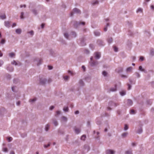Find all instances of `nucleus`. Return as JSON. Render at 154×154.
I'll list each match as a JSON object with an SVG mask.
<instances>
[{"instance_id":"f257e3e1","label":"nucleus","mask_w":154,"mask_h":154,"mask_svg":"<svg viewBox=\"0 0 154 154\" xmlns=\"http://www.w3.org/2000/svg\"><path fill=\"white\" fill-rule=\"evenodd\" d=\"M85 22H77V21H75L74 22V26L75 28H77L79 26L81 25H85Z\"/></svg>"},{"instance_id":"f03ea898","label":"nucleus","mask_w":154,"mask_h":154,"mask_svg":"<svg viewBox=\"0 0 154 154\" xmlns=\"http://www.w3.org/2000/svg\"><path fill=\"white\" fill-rule=\"evenodd\" d=\"M47 80L44 78H41L39 80L40 84L42 85H44L47 82Z\"/></svg>"},{"instance_id":"7ed1b4c3","label":"nucleus","mask_w":154,"mask_h":154,"mask_svg":"<svg viewBox=\"0 0 154 154\" xmlns=\"http://www.w3.org/2000/svg\"><path fill=\"white\" fill-rule=\"evenodd\" d=\"M42 59H36L35 60V62L38 66L42 63Z\"/></svg>"},{"instance_id":"20e7f679","label":"nucleus","mask_w":154,"mask_h":154,"mask_svg":"<svg viewBox=\"0 0 154 154\" xmlns=\"http://www.w3.org/2000/svg\"><path fill=\"white\" fill-rule=\"evenodd\" d=\"M95 58L96 59H99L101 57L100 53L99 52H96L94 53Z\"/></svg>"},{"instance_id":"39448f33","label":"nucleus","mask_w":154,"mask_h":154,"mask_svg":"<svg viewBox=\"0 0 154 154\" xmlns=\"http://www.w3.org/2000/svg\"><path fill=\"white\" fill-rule=\"evenodd\" d=\"M79 44L81 46H84L86 45V43L84 38H82L81 40L79 42Z\"/></svg>"},{"instance_id":"423d86ee","label":"nucleus","mask_w":154,"mask_h":154,"mask_svg":"<svg viewBox=\"0 0 154 154\" xmlns=\"http://www.w3.org/2000/svg\"><path fill=\"white\" fill-rule=\"evenodd\" d=\"M115 152L112 150L108 149L106 150V154H114Z\"/></svg>"},{"instance_id":"0eeeda50","label":"nucleus","mask_w":154,"mask_h":154,"mask_svg":"<svg viewBox=\"0 0 154 154\" xmlns=\"http://www.w3.org/2000/svg\"><path fill=\"white\" fill-rule=\"evenodd\" d=\"M90 65L92 66H94L98 64V62L97 61H92L90 62Z\"/></svg>"},{"instance_id":"6e6552de","label":"nucleus","mask_w":154,"mask_h":154,"mask_svg":"<svg viewBox=\"0 0 154 154\" xmlns=\"http://www.w3.org/2000/svg\"><path fill=\"white\" fill-rule=\"evenodd\" d=\"M74 130L76 134H78L80 132L81 130L79 128H78L76 127L74 128Z\"/></svg>"},{"instance_id":"1a4fd4ad","label":"nucleus","mask_w":154,"mask_h":154,"mask_svg":"<svg viewBox=\"0 0 154 154\" xmlns=\"http://www.w3.org/2000/svg\"><path fill=\"white\" fill-rule=\"evenodd\" d=\"M5 25L8 28H9L11 26L10 22L9 21H5L4 22Z\"/></svg>"},{"instance_id":"9d476101","label":"nucleus","mask_w":154,"mask_h":154,"mask_svg":"<svg viewBox=\"0 0 154 154\" xmlns=\"http://www.w3.org/2000/svg\"><path fill=\"white\" fill-rule=\"evenodd\" d=\"M7 70L10 72H12L13 71L14 69L13 67L9 65L7 68Z\"/></svg>"},{"instance_id":"9b49d317","label":"nucleus","mask_w":154,"mask_h":154,"mask_svg":"<svg viewBox=\"0 0 154 154\" xmlns=\"http://www.w3.org/2000/svg\"><path fill=\"white\" fill-rule=\"evenodd\" d=\"M133 102L130 99H128L127 100V104L128 106H130L132 105L133 104Z\"/></svg>"},{"instance_id":"f8f14e48","label":"nucleus","mask_w":154,"mask_h":154,"mask_svg":"<svg viewBox=\"0 0 154 154\" xmlns=\"http://www.w3.org/2000/svg\"><path fill=\"white\" fill-rule=\"evenodd\" d=\"M134 75H135V77L137 78H139L140 77V74L138 72H135Z\"/></svg>"},{"instance_id":"ddd939ff","label":"nucleus","mask_w":154,"mask_h":154,"mask_svg":"<svg viewBox=\"0 0 154 154\" xmlns=\"http://www.w3.org/2000/svg\"><path fill=\"white\" fill-rule=\"evenodd\" d=\"M73 11L75 13L80 14L81 13L80 11L78 9L75 8L73 10Z\"/></svg>"},{"instance_id":"4468645a","label":"nucleus","mask_w":154,"mask_h":154,"mask_svg":"<svg viewBox=\"0 0 154 154\" xmlns=\"http://www.w3.org/2000/svg\"><path fill=\"white\" fill-rule=\"evenodd\" d=\"M53 123L55 126H57L58 125V123L57 121L55 119H53Z\"/></svg>"},{"instance_id":"2eb2a0df","label":"nucleus","mask_w":154,"mask_h":154,"mask_svg":"<svg viewBox=\"0 0 154 154\" xmlns=\"http://www.w3.org/2000/svg\"><path fill=\"white\" fill-rule=\"evenodd\" d=\"M64 36L65 38L68 39H70L71 38H69V36L68 33L66 32L64 33Z\"/></svg>"},{"instance_id":"dca6fc26","label":"nucleus","mask_w":154,"mask_h":154,"mask_svg":"<svg viewBox=\"0 0 154 154\" xmlns=\"http://www.w3.org/2000/svg\"><path fill=\"white\" fill-rule=\"evenodd\" d=\"M15 32L17 34H21L22 31L21 29H16Z\"/></svg>"},{"instance_id":"f3484780","label":"nucleus","mask_w":154,"mask_h":154,"mask_svg":"<svg viewBox=\"0 0 154 154\" xmlns=\"http://www.w3.org/2000/svg\"><path fill=\"white\" fill-rule=\"evenodd\" d=\"M61 119L62 121L65 122H66L67 120V118L64 116H62Z\"/></svg>"},{"instance_id":"a211bd4d","label":"nucleus","mask_w":154,"mask_h":154,"mask_svg":"<svg viewBox=\"0 0 154 154\" xmlns=\"http://www.w3.org/2000/svg\"><path fill=\"white\" fill-rule=\"evenodd\" d=\"M50 126V125L48 124H47L45 125V130L46 131H47L48 130Z\"/></svg>"},{"instance_id":"6ab92c4d","label":"nucleus","mask_w":154,"mask_h":154,"mask_svg":"<svg viewBox=\"0 0 154 154\" xmlns=\"http://www.w3.org/2000/svg\"><path fill=\"white\" fill-rule=\"evenodd\" d=\"M139 69L141 71L144 72L145 73H146V71L144 69L142 68V67L141 66H140L139 67Z\"/></svg>"},{"instance_id":"aec40b11","label":"nucleus","mask_w":154,"mask_h":154,"mask_svg":"<svg viewBox=\"0 0 154 154\" xmlns=\"http://www.w3.org/2000/svg\"><path fill=\"white\" fill-rule=\"evenodd\" d=\"M94 34L96 36H99L100 35V32L98 31H96L94 32Z\"/></svg>"},{"instance_id":"412c9836","label":"nucleus","mask_w":154,"mask_h":154,"mask_svg":"<svg viewBox=\"0 0 154 154\" xmlns=\"http://www.w3.org/2000/svg\"><path fill=\"white\" fill-rule=\"evenodd\" d=\"M9 56L11 57H14L15 56V54L13 52H12L9 53Z\"/></svg>"},{"instance_id":"4be33fe9","label":"nucleus","mask_w":154,"mask_h":154,"mask_svg":"<svg viewBox=\"0 0 154 154\" xmlns=\"http://www.w3.org/2000/svg\"><path fill=\"white\" fill-rule=\"evenodd\" d=\"M109 105H111L112 106H113L114 107H116L117 106V104L116 103H114L112 102H109Z\"/></svg>"},{"instance_id":"5701e85b","label":"nucleus","mask_w":154,"mask_h":154,"mask_svg":"<svg viewBox=\"0 0 154 154\" xmlns=\"http://www.w3.org/2000/svg\"><path fill=\"white\" fill-rule=\"evenodd\" d=\"M129 81L131 84H134L135 83V81H133L131 79H129Z\"/></svg>"},{"instance_id":"b1692460","label":"nucleus","mask_w":154,"mask_h":154,"mask_svg":"<svg viewBox=\"0 0 154 154\" xmlns=\"http://www.w3.org/2000/svg\"><path fill=\"white\" fill-rule=\"evenodd\" d=\"M110 90L111 91H115L116 90V86H115L114 87L111 88Z\"/></svg>"},{"instance_id":"393cba45","label":"nucleus","mask_w":154,"mask_h":154,"mask_svg":"<svg viewBox=\"0 0 154 154\" xmlns=\"http://www.w3.org/2000/svg\"><path fill=\"white\" fill-rule=\"evenodd\" d=\"M142 132V128H140L137 131V133L139 134L141 133Z\"/></svg>"},{"instance_id":"a878e982","label":"nucleus","mask_w":154,"mask_h":154,"mask_svg":"<svg viewBox=\"0 0 154 154\" xmlns=\"http://www.w3.org/2000/svg\"><path fill=\"white\" fill-rule=\"evenodd\" d=\"M0 18L2 20L5 19L6 18V16L5 14L0 16Z\"/></svg>"},{"instance_id":"bb28decb","label":"nucleus","mask_w":154,"mask_h":154,"mask_svg":"<svg viewBox=\"0 0 154 154\" xmlns=\"http://www.w3.org/2000/svg\"><path fill=\"white\" fill-rule=\"evenodd\" d=\"M24 13L23 12H21V13L20 15V17L21 19H23L24 18Z\"/></svg>"},{"instance_id":"cd10ccee","label":"nucleus","mask_w":154,"mask_h":154,"mask_svg":"<svg viewBox=\"0 0 154 154\" xmlns=\"http://www.w3.org/2000/svg\"><path fill=\"white\" fill-rule=\"evenodd\" d=\"M126 91H122L120 92V93L121 96H123L126 94Z\"/></svg>"},{"instance_id":"c85d7f7f","label":"nucleus","mask_w":154,"mask_h":154,"mask_svg":"<svg viewBox=\"0 0 154 154\" xmlns=\"http://www.w3.org/2000/svg\"><path fill=\"white\" fill-rule=\"evenodd\" d=\"M63 78L65 81H67L69 79V76H68L66 75V76H64L63 77Z\"/></svg>"},{"instance_id":"c756f323","label":"nucleus","mask_w":154,"mask_h":154,"mask_svg":"<svg viewBox=\"0 0 154 154\" xmlns=\"http://www.w3.org/2000/svg\"><path fill=\"white\" fill-rule=\"evenodd\" d=\"M132 69V67L131 66L129 67L126 70V71L127 72H130L131 71Z\"/></svg>"},{"instance_id":"7c9ffc66","label":"nucleus","mask_w":154,"mask_h":154,"mask_svg":"<svg viewBox=\"0 0 154 154\" xmlns=\"http://www.w3.org/2000/svg\"><path fill=\"white\" fill-rule=\"evenodd\" d=\"M63 110L65 112H68L69 110L68 107L67 106L64 107L63 108Z\"/></svg>"},{"instance_id":"2f4dec72","label":"nucleus","mask_w":154,"mask_h":154,"mask_svg":"<svg viewBox=\"0 0 154 154\" xmlns=\"http://www.w3.org/2000/svg\"><path fill=\"white\" fill-rule=\"evenodd\" d=\"M143 11V9L141 8H139L137 9V12L138 13L139 12H142Z\"/></svg>"},{"instance_id":"473e14b6","label":"nucleus","mask_w":154,"mask_h":154,"mask_svg":"<svg viewBox=\"0 0 154 154\" xmlns=\"http://www.w3.org/2000/svg\"><path fill=\"white\" fill-rule=\"evenodd\" d=\"M92 3L94 5H96L98 4V2L97 0L94 1Z\"/></svg>"},{"instance_id":"72a5a7b5","label":"nucleus","mask_w":154,"mask_h":154,"mask_svg":"<svg viewBox=\"0 0 154 154\" xmlns=\"http://www.w3.org/2000/svg\"><path fill=\"white\" fill-rule=\"evenodd\" d=\"M71 35H72V37H74V38L76 37V33L74 32H72Z\"/></svg>"},{"instance_id":"f704fd0d","label":"nucleus","mask_w":154,"mask_h":154,"mask_svg":"<svg viewBox=\"0 0 154 154\" xmlns=\"http://www.w3.org/2000/svg\"><path fill=\"white\" fill-rule=\"evenodd\" d=\"M150 54L152 56L154 55V49H152L150 50Z\"/></svg>"},{"instance_id":"c9c22d12","label":"nucleus","mask_w":154,"mask_h":154,"mask_svg":"<svg viewBox=\"0 0 154 154\" xmlns=\"http://www.w3.org/2000/svg\"><path fill=\"white\" fill-rule=\"evenodd\" d=\"M128 128V127L127 125L125 124V125L124 127V130L125 131L127 130Z\"/></svg>"},{"instance_id":"e433bc0d","label":"nucleus","mask_w":154,"mask_h":154,"mask_svg":"<svg viewBox=\"0 0 154 154\" xmlns=\"http://www.w3.org/2000/svg\"><path fill=\"white\" fill-rule=\"evenodd\" d=\"M107 41H108V42L110 44V43H111L112 41V38H109L108 39Z\"/></svg>"},{"instance_id":"4c0bfd02","label":"nucleus","mask_w":154,"mask_h":154,"mask_svg":"<svg viewBox=\"0 0 154 154\" xmlns=\"http://www.w3.org/2000/svg\"><path fill=\"white\" fill-rule=\"evenodd\" d=\"M98 44H99L100 45H103V42L100 40H98L97 41Z\"/></svg>"},{"instance_id":"58836bf2","label":"nucleus","mask_w":154,"mask_h":154,"mask_svg":"<svg viewBox=\"0 0 154 154\" xmlns=\"http://www.w3.org/2000/svg\"><path fill=\"white\" fill-rule=\"evenodd\" d=\"M102 75L104 76H106L107 75V73L106 72L104 71L102 72Z\"/></svg>"},{"instance_id":"ea45409f","label":"nucleus","mask_w":154,"mask_h":154,"mask_svg":"<svg viewBox=\"0 0 154 154\" xmlns=\"http://www.w3.org/2000/svg\"><path fill=\"white\" fill-rule=\"evenodd\" d=\"M126 154H133L132 151L131 150H128L126 152Z\"/></svg>"},{"instance_id":"a19ab883","label":"nucleus","mask_w":154,"mask_h":154,"mask_svg":"<svg viewBox=\"0 0 154 154\" xmlns=\"http://www.w3.org/2000/svg\"><path fill=\"white\" fill-rule=\"evenodd\" d=\"M5 42V40L4 39H2L0 42V43L2 44H4Z\"/></svg>"},{"instance_id":"79ce46f5","label":"nucleus","mask_w":154,"mask_h":154,"mask_svg":"<svg viewBox=\"0 0 154 154\" xmlns=\"http://www.w3.org/2000/svg\"><path fill=\"white\" fill-rule=\"evenodd\" d=\"M36 99L35 98H33L32 99H29V102H32V103H33V102H35V101H36Z\"/></svg>"},{"instance_id":"37998d69","label":"nucleus","mask_w":154,"mask_h":154,"mask_svg":"<svg viewBox=\"0 0 154 154\" xmlns=\"http://www.w3.org/2000/svg\"><path fill=\"white\" fill-rule=\"evenodd\" d=\"M128 134V133L127 132H125L122 134V136L123 137H125Z\"/></svg>"},{"instance_id":"c03bdc74","label":"nucleus","mask_w":154,"mask_h":154,"mask_svg":"<svg viewBox=\"0 0 154 154\" xmlns=\"http://www.w3.org/2000/svg\"><path fill=\"white\" fill-rule=\"evenodd\" d=\"M79 84L82 86L84 85V82L82 80H80L79 81Z\"/></svg>"},{"instance_id":"a18cd8bd","label":"nucleus","mask_w":154,"mask_h":154,"mask_svg":"<svg viewBox=\"0 0 154 154\" xmlns=\"http://www.w3.org/2000/svg\"><path fill=\"white\" fill-rule=\"evenodd\" d=\"M109 26V23H107V24L106 25V27H104V30L105 32H106V31H107V27L108 26Z\"/></svg>"},{"instance_id":"49530a36","label":"nucleus","mask_w":154,"mask_h":154,"mask_svg":"<svg viewBox=\"0 0 154 154\" xmlns=\"http://www.w3.org/2000/svg\"><path fill=\"white\" fill-rule=\"evenodd\" d=\"M86 138V135H83L81 137V139L83 140H85Z\"/></svg>"},{"instance_id":"de8ad7c7","label":"nucleus","mask_w":154,"mask_h":154,"mask_svg":"<svg viewBox=\"0 0 154 154\" xmlns=\"http://www.w3.org/2000/svg\"><path fill=\"white\" fill-rule=\"evenodd\" d=\"M144 2L143 4L144 5H147V3L150 1V0H144Z\"/></svg>"},{"instance_id":"09e8293b","label":"nucleus","mask_w":154,"mask_h":154,"mask_svg":"<svg viewBox=\"0 0 154 154\" xmlns=\"http://www.w3.org/2000/svg\"><path fill=\"white\" fill-rule=\"evenodd\" d=\"M32 12L33 14L35 15H36L37 14V11L36 10H35V9H33L32 10Z\"/></svg>"},{"instance_id":"8fccbe9b","label":"nucleus","mask_w":154,"mask_h":154,"mask_svg":"<svg viewBox=\"0 0 154 154\" xmlns=\"http://www.w3.org/2000/svg\"><path fill=\"white\" fill-rule=\"evenodd\" d=\"M7 139H8V141L9 142H11L13 140L12 138V137H8L7 138Z\"/></svg>"},{"instance_id":"3c124183","label":"nucleus","mask_w":154,"mask_h":154,"mask_svg":"<svg viewBox=\"0 0 154 154\" xmlns=\"http://www.w3.org/2000/svg\"><path fill=\"white\" fill-rule=\"evenodd\" d=\"M130 113L131 114H135V112L134 110L132 109L130 111Z\"/></svg>"},{"instance_id":"603ef678","label":"nucleus","mask_w":154,"mask_h":154,"mask_svg":"<svg viewBox=\"0 0 154 154\" xmlns=\"http://www.w3.org/2000/svg\"><path fill=\"white\" fill-rule=\"evenodd\" d=\"M26 5H20V8H25L26 7Z\"/></svg>"},{"instance_id":"864d4df0","label":"nucleus","mask_w":154,"mask_h":154,"mask_svg":"<svg viewBox=\"0 0 154 154\" xmlns=\"http://www.w3.org/2000/svg\"><path fill=\"white\" fill-rule=\"evenodd\" d=\"M3 151L5 152H7L8 151V149L6 148H3Z\"/></svg>"},{"instance_id":"5fc2aeb1","label":"nucleus","mask_w":154,"mask_h":154,"mask_svg":"<svg viewBox=\"0 0 154 154\" xmlns=\"http://www.w3.org/2000/svg\"><path fill=\"white\" fill-rule=\"evenodd\" d=\"M34 34V32L33 31H29V35L32 36Z\"/></svg>"},{"instance_id":"6e6d98bb","label":"nucleus","mask_w":154,"mask_h":154,"mask_svg":"<svg viewBox=\"0 0 154 154\" xmlns=\"http://www.w3.org/2000/svg\"><path fill=\"white\" fill-rule=\"evenodd\" d=\"M16 63L17 64H16V66H21L22 64L19 61H17L16 62Z\"/></svg>"},{"instance_id":"4d7b16f0","label":"nucleus","mask_w":154,"mask_h":154,"mask_svg":"<svg viewBox=\"0 0 154 154\" xmlns=\"http://www.w3.org/2000/svg\"><path fill=\"white\" fill-rule=\"evenodd\" d=\"M11 63L13 65H14L16 66L17 63L16 62L15 60H14L13 61L11 62Z\"/></svg>"},{"instance_id":"13d9d810","label":"nucleus","mask_w":154,"mask_h":154,"mask_svg":"<svg viewBox=\"0 0 154 154\" xmlns=\"http://www.w3.org/2000/svg\"><path fill=\"white\" fill-rule=\"evenodd\" d=\"M114 51L115 52H117L118 51V48L116 46L114 47Z\"/></svg>"},{"instance_id":"bf43d9fd","label":"nucleus","mask_w":154,"mask_h":154,"mask_svg":"<svg viewBox=\"0 0 154 154\" xmlns=\"http://www.w3.org/2000/svg\"><path fill=\"white\" fill-rule=\"evenodd\" d=\"M50 146V143H48L47 145H45L44 146V147L45 148H47Z\"/></svg>"},{"instance_id":"052dcab7","label":"nucleus","mask_w":154,"mask_h":154,"mask_svg":"<svg viewBox=\"0 0 154 154\" xmlns=\"http://www.w3.org/2000/svg\"><path fill=\"white\" fill-rule=\"evenodd\" d=\"M128 90H130L131 88V86L130 85V84H128Z\"/></svg>"},{"instance_id":"680f3d73","label":"nucleus","mask_w":154,"mask_h":154,"mask_svg":"<svg viewBox=\"0 0 154 154\" xmlns=\"http://www.w3.org/2000/svg\"><path fill=\"white\" fill-rule=\"evenodd\" d=\"M4 62L3 60H0V66H1L3 64Z\"/></svg>"},{"instance_id":"e2e57ef3","label":"nucleus","mask_w":154,"mask_h":154,"mask_svg":"<svg viewBox=\"0 0 154 154\" xmlns=\"http://www.w3.org/2000/svg\"><path fill=\"white\" fill-rule=\"evenodd\" d=\"M85 53L86 54H88L89 53V51L87 49H85Z\"/></svg>"},{"instance_id":"0e129e2a","label":"nucleus","mask_w":154,"mask_h":154,"mask_svg":"<svg viewBox=\"0 0 154 154\" xmlns=\"http://www.w3.org/2000/svg\"><path fill=\"white\" fill-rule=\"evenodd\" d=\"M54 108V106H51V107H50L49 109L50 110H52Z\"/></svg>"},{"instance_id":"69168bd1","label":"nucleus","mask_w":154,"mask_h":154,"mask_svg":"<svg viewBox=\"0 0 154 154\" xmlns=\"http://www.w3.org/2000/svg\"><path fill=\"white\" fill-rule=\"evenodd\" d=\"M82 69H83V71H85V66H82Z\"/></svg>"},{"instance_id":"338daca9","label":"nucleus","mask_w":154,"mask_h":154,"mask_svg":"<svg viewBox=\"0 0 154 154\" xmlns=\"http://www.w3.org/2000/svg\"><path fill=\"white\" fill-rule=\"evenodd\" d=\"M56 113L57 115H60V111H57L56 112Z\"/></svg>"},{"instance_id":"774afa93","label":"nucleus","mask_w":154,"mask_h":154,"mask_svg":"<svg viewBox=\"0 0 154 154\" xmlns=\"http://www.w3.org/2000/svg\"><path fill=\"white\" fill-rule=\"evenodd\" d=\"M140 60L141 61H143L144 60V58L143 57H140Z\"/></svg>"}]
</instances>
